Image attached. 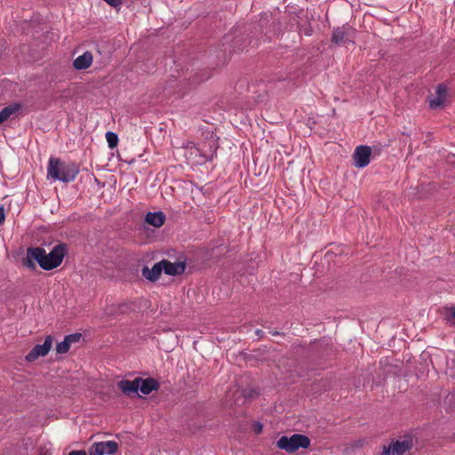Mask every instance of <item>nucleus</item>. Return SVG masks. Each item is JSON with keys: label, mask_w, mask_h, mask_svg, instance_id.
<instances>
[{"label": "nucleus", "mask_w": 455, "mask_h": 455, "mask_svg": "<svg viewBox=\"0 0 455 455\" xmlns=\"http://www.w3.org/2000/svg\"><path fill=\"white\" fill-rule=\"evenodd\" d=\"M68 253V246L66 243H58L49 253L42 247L30 246L27 249V256L22 259V265L31 270H36V262L46 271L60 267L64 258Z\"/></svg>", "instance_id": "f257e3e1"}, {"label": "nucleus", "mask_w": 455, "mask_h": 455, "mask_svg": "<svg viewBox=\"0 0 455 455\" xmlns=\"http://www.w3.org/2000/svg\"><path fill=\"white\" fill-rule=\"evenodd\" d=\"M79 172V165L74 162L67 163L54 157H51L48 162L47 175L53 180L71 182L75 180Z\"/></svg>", "instance_id": "f03ea898"}, {"label": "nucleus", "mask_w": 455, "mask_h": 455, "mask_svg": "<svg viewBox=\"0 0 455 455\" xmlns=\"http://www.w3.org/2000/svg\"><path fill=\"white\" fill-rule=\"evenodd\" d=\"M200 152L206 161H212L219 148V137L209 127L201 129Z\"/></svg>", "instance_id": "7ed1b4c3"}, {"label": "nucleus", "mask_w": 455, "mask_h": 455, "mask_svg": "<svg viewBox=\"0 0 455 455\" xmlns=\"http://www.w3.org/2000/svg\"><path fill=\"white\" fill-rule=\"evenodd\" d=\"M310 443L311 441L307 435L293 434L291 436H281L276 442V446L280 450L292 453L297 451L299 448L307 449L310 446Z\"/></svg>", "instance_id": "20e7f679"}, {"label": "nucleus", "mask_w": 455, "mask_h": 455, "mask_svg": "<svg viewBox=\"0 0 455 455\" xmlns=\"http://www.w3.org/2000/svg\"><path fill=\"white\" fill-rule=\"evenodd\" d=\"M250 43L251 41L247 35L244 33L237 34L236 31H234L232 34L226 35L222 38L224 51H228L229 53H239L243 52Z\"/></svg>", "instance_id": "39448f33"}, {"label": "nucleus", "mask_w": 455, "mask_h": 455, "mask_svg": "<svg viewBox=\"0 0 455 455\" xmlns=\"http://www.w3.org/2000/svg\"><path fill=\"white\" fill-rule=\"evenodd\" d=\"M53 339H54L52 335H47L43 344H36L27 354V355L25 356V360L28 363H32L41 356L44 357L47 355L52 347Z\"/></svg>", "instance_id": "423d86ee"}, {"label": "nucleus", "mask_w": 455, "mask_h": 455, "mask_svg": "<svg viewBox=\"0 0 455 455\" xmlns=\"http://www.w3.org/2000/svg\"><path fill=\"white\" fill-rule=\"evenodd\" d=\"M119 444L116 441L97 442L89 447L90 455H114L117 452Z\"/></svg>", "instance_id": "0eeeda50"}, {"label": "nucleus", "mask_w": 455, "mask_h": 455, "mask_svg": "<svg viewBox=\"0 0 455 455\" xmlns=\"http://www.w3.org/2000/svg\"><path fill=\"white\" fill-rule=\"evenodd\" d=\"M372 148L366 145L355 148L353 154L354 165L356 168H364L370 164Z\"/></svg>", "instance_id": "6e6552de"}, {"label": "nucleus", "mask_w": 455, "mask_h": 455, "mask_svg": "<svg viewBox=\"0 0 455 455\" xmlns=\"http://www.w3.org/2000/svg\"><path fill=\"white\" fill-rule=\"evenodd\" d=\"M163 272L171 276H177L182 275L186 270V261L171 262L168 259L161 260Z\"/></svg>", "instance_id": "1a4fd4ad"}, {"label": "nucleus", "mask_w": 455, "mask_h": 455, "mask_svg": "<svg viewBox=\"0 0 455 455\" xmlns=\"http://www.w3.org/2000/svg\"><path fill=\"white\" fill-rule=\"evenodd\" d=\"M436 96L429 100V107L432 109H437L444 107L445 100L448 94V88L444 84H439L435 91Z\"/></svg>", "instance_id": "9d476101"}, {"label": "nucleus", "mask_w": 455, "mask_h": 455, "mask_svg": "<svg viewBox=\"0 0 455 455\" xmlns=\"http://www.w3.org/2000/svg\"><path fill=\"white\" fill-rule=\"evenodd\" d=\"M138 385H139V390L143 394V395H149L151 394L153 391H157L160 387V383L157 379H154V378H146V379H143L141 377H138Z\"/></svg>", "instance_id": "9b49d317"}, {"label": "nucleus", "mask_w": 455, "mask_h": 455, "mask_svg": "<svg viewBox=\"0 0 455 455\" xmlns=\"http://www.w3.org/2000/svg\"><path fill=\"white\" fill-rule=\"evenodd\" d=\"M138 377L135 378L133 380L122 379L117 382V387L120 388L122 393L126 396L131 397L136 395L140 396L138 395L140 387L138 385Z\"/></svg>", "instance_id": "f8f14e48"}, {"label": "nucleus", "mask_w": 455, "mask_h": 455, "mask_svg": "<svg viewBox=\"0 0 455 455\" xmlns=\"http://www.w3.org/2000/svg\"><path fill=\"white\" fill-rule=\"evenodd\" d=\"M352 31V28L347 24L341 27L334 28L331 34V41L335 44H340L347 40L349 32Z\"/></svg>", "instance_id": "ddd939ff"}, {"label": "nucleus", "mask_w": 455, "mask_h": 455, "mask_svg": "<svg viewBox=\"0 0 455 455\" xmlns=\"http://www.w3.org/2000/svg\"><path fill=\"white\" fill-rule=\"evenodd\" d=\"M141 272L143 277H145L149 282H156L163 273L161 260L155 263L151 269H149L147 266H144Z\"/></svg>", "instance_id": "4468645a"}, {"label": "nucleus", "mask_w": 455, "mask_h": 455, "mask_svg": "<svg viewBox=\"0 0 455 455\" xmlns=\"http://www.w3.org/2000/svg\"><path fill=\"white\" fill-rule=\"evenodd\" d=\"M92 53L89 51H86L82 55L74 60L73 68L76 70H84L92 65Z\"/></svg>", "instance_id": "2eb2a0df"}, {"label": "nucleus", "mask_w": 455, "mask_h": 455, "mask_svg": "<svg viewBox=\"0 0 455 455\" xmlns=\"http://www.w3.org/2000/svg\"><path fill=\"white\" fill-rule=\"evenodd\" d=\"M165 219V214L163 212L158 211L148 212L145 216L144 221L145 223L158 228L164 224Z\"/></svg>", "instance_id": "dca6fc26"}, {"label": "nucleus", "mask_w": 455, "mask_h": 455, "mask_svg": "<svg viewBox=\"0 0 455 455\" xmlns=\"http://www.w3.org/2000/svg\"><path fill=\"white\" fill-rule=\"evenodd\" d=\"M392 455H403L412 448V440L411 438L403 441H393L392 443Z\"/></svg>", "instance_id": "f3484780"}, {"label": "nucleus", "mask_w": 455, "mask_h": 455, "mask_svg": "<svg viewBox=\"0 0 455 455\" xmlns=\"http://www.w3.org/2000/svg\"><path fill=\"white\" fill-rule=\"evenodd\" d=\"M20 108H21L20 103H13L7 107H4L0 111V124H2L5 121H7L12 115L17 113Z\"/></svg>", "instance_id": "a211bd4d"}, {"label": "nucleus", "mask_w": 455, "mask_h": 455, "mask_svg": "<svg viewBox=\"0 0 455 455\" xmlns=\"http://www.w3.org/2000/svg\"><path fill=\"white\" fill-rule=\"evenodd\" d=\"M327 349H328L327 347H323L322 345H320L318 343H314L313 345H311V347L308 350L309 356L311 358H318V359L324 358L327 355V353H326Z\"/></svg>", "instance_id": "6ab92c4d"}, {"label": "nucleus", "mask_w": 455, "mask_h": 455, "mask_svg": "<svg viewBox=\"0 0 455 455\" xmlns=\"http://www.w3.org/2000/svg\"><path fill=\"white\" fill-rule=\"evenodd\" d=\"M130 311V306L127 303H121L118 305L111 306L109 314L111 315H125Z\"/></svg>", "instance_id": "aec40b11"}, {"label": "nucleus", "mask_w": 455, "mask_h": 455, "mask_svg": "<svg viewBox=\"0 0 455 455\" xmlns=\"http://www.w3.org/2000/svg\"><path fill=\"white\" fill-rule=\"evenodd\" d=\"M443 320L449 325L455 324V306L452 307H445L443 308Z\"/></svg>", "instance_id": "412c9836"}, {"label": "nucleus", "mask_w": 455, "mask_h": 455, "mask_svg": "<svg viewBox=\"0 0 455 455\" xmlns=\"http://www.w3.org/2000/svg\"><path fill=\"white\" fill-rule=\"evenodd\" d=\"M106 140L108 141V148L114 149L118 145V136L116 132H106Z\"/></svg>", "instance_id": "4be33fe9"}, {"label": "nucleus", "mask_w": 455, "mask_h": 455, "mask_svg": "<svg viewBox=\"0 0 455 455\" xmlns=\"http://www.w3.org/2000/svg\"><path fill=\"white\" fill-rule=\"evenodd\" d=\"M71 343L64 337V339L56 345L57 354L63 355L69 351Z\"/></svg>", "instance_id": "5701e85b"}, {"label": "nucleus", "mask_w": 455, "mask_h": 455, "mask_svg": "<svg viewBox=\"0 0 455 455\" xmlns=\"http://www.w3.org/2000/svg\"><path fill=\"white\" fill-rule=\"evenodd\" d=\"M242 395L245 399H251L259 395V391L256 387H246L242 389Z\"/></svg>", "instance_id": "b1692460"}, {"label": "nucleus", "mask_w": 455, "mask_h": 455, "mask_svg": "<svg viewBox=\"0 0 455 455\" xmlns=\"http://www.w3.org/2000/svg\"><path fill=\"white\" fill-rule=\"evenodd\" d=\"M66 339L72 344V343H77L82 339V334L80 332H75L65 336Z\"/></svg>", "instance_id": "393cba45"}, {"label": "nucleus", "mask_w": 455, "mask_h": 455, "mask_svg": "<svg viewBox=\"0 0 455 455\" xmlns=\"http://www.w3.org/2000/svg\"><path fill=\"white\" fill-rule=\"evenodd\" d=\"M251 429L255 434H260L263 429V425L259 421H254L251 425Z\"/></svg>", "instance_id": "a878e982"}, {"label": "nucleus", "mask_w": 455, "mask_h": 455, "mask_svg": "<svg viewBox=\"0 0 455 455\" xmlns=\"http://www.w3.org/2000/svg\"><path fill=\"white\" fill-rule=\"evenodd\" d=\"M378 455H392V443H389L388 445H384L382 451Z\"/></svg>", "instance_id": "bb28decb"}, {"label": "nucleus", "mask_w": 455, "mask_h": 455, "mask_svg": "<svg viewBox=\"0 0 455 455\" xmlns=\"http://www.w3.org/2000/svg\"><path fill=\"white\" fill-rule=\"evenodd\" d=\"M68 455H90L89 451H86L84 450H75L71 451Z\"/></svg>", "instance_id": "cd10ccee"}, {"label": "nucleus", "mask_w": 455, "mask_h": 455, "mask_svg": "<svg viewBox=\"0 0 455 455\" xmlns=\"http://www.w3.org/2000/svg\"><path fill=\"white\" fill-rule=\"evenodd\" d=\"M5 220V212L4 206H0V225H2Z\"/></svg>", "instance_id": "c85d7f7f"}, {"label": "nucleus", "mask_w": 455, "mask_h": 455, "mask_svg": "<svg viewBox=\"0 0 455 455\" xmlns=\"http://www.w3.org/2000/svg\"><path fill=\"white\" fill-rule=\"evenodd\" d=\"M255 333H256V335H258V336H259V337H262V335H263V331H261V330H256Z\"/></svg>", "instance_id": "c756f323"}, {"label": "nucleus", "mask_w": 455, "mask_h": 455, "mask_svg": "<svg viewBox=\"0 0 455 455\" xmlns=\"http://www.w3.org/2000/svg\"><path fill=\"white\" fill-rule=\"evenodd\" d=\"M270 333L273 335V336H276V335H280L281 333L277 331H270Z\"/></svg>", "instance_id": "7c9ffc66"}, {"label": "nucleus", "mask_w": 455, "mask_h": 455, "mask_svg": "<svg viewBox=\"0 0 455 455\" xmlns=\"http://www.w3.org/2000/svg\"><path fill=\"white\" fill-rule=\"evenodd\" d=\"M403 134L410 136V133H408V132H403Z\"/></svg>", "instance_id": "2f4dec72"}, {"label": "nucleus", "mask_w": 455, "mask_h": 455, "mask_svg": "<svg viewBox=\"0 0 455 455\" xmlns=\"http://www.w3.org/2000/svg\"><path fill=\"white\" fill-rule=\"evenodd\" d=\"M403 134L410 136V133H408V132H403Z\"/></svg>", "instance_id": "473e14b6"}]
</instances>
